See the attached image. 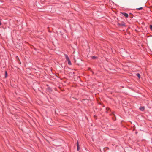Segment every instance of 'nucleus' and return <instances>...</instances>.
I'll use <instances>...</instances> for the list:
<instances>
[{"mask_svg":"<svg viewBox=\"0 0 152 152\" xmlns=\"http://www.w3.org/2000/svg\"><path fill=\"white\" fill-rule=\"evenodd\" d=\"M64 56H65V57L66 60L68 62V64L69 65H71L72 63H71V61L69 58V57H68V56L66 54H64Z\"/></svg>","mask_w":152,"mask_h":152,"instance_id":"nucleus-1","label":"nucleus"},{"mask_svg":"<svg viewBox=\"0 0 152 152\" xmlns=\"http://www.w3.org/2000/svg\"><path fill=\"white\" fill-rule=\"evenodd\" d=\"M117 25L118 26L121 27H126V25L125 24V23L124 22H122L121 23H118Z\"/></svg>","mask_w":152,"mask_h":152,"instance_id":"nucleus-2","label":"nucleus"},{"mask_svg":"<svg viewBox=\"0 0 152 152\" xmlns=\"http://www.w3.org/2000/svg\"><path fill=\"white\" fill-rule=\"evenodd\" d=\"M77 151H79L80 149V148L79 146L78 141L77 140Z\"/></svg>","mask_w":152,"mask_h":152,"instance_id":"nucleus-3","label":"nucleus"},{"mask_svg":"<svg viewBox=\"0 0 152 152\" xmlns=\"http://www.w3.org/2000/svg\"><path fill=\"white\" fill-rule=\"evenodd\" d=\"M121 13L126 18H128L129 16L128 14L126 13L121 12Z\"/></svg>","mask_w":152,"mask_h":152,"instance_id":"nucleus-4","label":"nucleus"},{"mask_svg":"<svg viewBox=\"0 0 152 152\" xmlns=\"http://www.w3.org/2000/svg\"><path fill=\"white\" fill-rule=\"evenodd\" d=\"M145 107L144 106L141 107L139 108V109L141 111H144L145 110Z\"/></svg>","mask_w":152,"mask_h":152,"instance_id":"nucleus-5","label":"nucleus"},{"mask_svg":"<svg viewBox=\"0 0 152 152\" xmlns=\"http://www.w3.org/2000/svg\"><path fill=\"white\" fill-rule=\"evenodd\" d=\"M92 59H96L98 58V57L95 56H93L91 57Z\"/></svg>","mask_w":152,"mask_h":152,"instance_id":"nucleus-6","label":"nucleus"},{"mask_svg":"<svg viewBox=\"0 0 152 152\" xmlns=\"http://www.w3.org/2000/svg\"><path fill=\"white\" fill-rule=\"evenodd\" d=\"M7 76V72L6 71H5V78H6Z\"/></svg>","mask_w":152,"mask_h":152,"instance_id":"nucleus-7","label":"nucleus"},{"mask_svg":"<svg viewBox=\"0 0 152 152\" xmlns=\"http://www.w3.org/2000/svg\"><path fill=\"white\" fill-rule=\"evenodd\" d=\"M136 75L139 78H140V74L139 73H138L136 74Z\"/></svg>","mask_w":152,"mask_h":152,"instance_id":"nucleus-8","label":"nucleus"},{"mask_svg":"<svg viewBox=\"0 0 152 152\" xmlns=\"http://www.w3.org/2000/svg\"><path fill=\"white\" fill-rule=\"evenodd\" d=\"M143 9V8L142 7H140L139 8H136L135 9L137 10H142Z\"/></svg>","mask_w":152,"mask_h":152,"instance_id":"nucleus-9","label":"nucleus"},{"mask_svg":"<svg viewBox=\"0 0 152 152\" xmlns=\"http://www.w3.org/2000/svg\"><path fill=\"white\" fill-rule=\"evenodd\" d=\"M129 15H130V18H133V15L132 13H130L129 14Z\"/></svg>","mask_w":152,"mask_h":152,"instance_id":"nucleus-10","label":"nucleus"},{"mask_svg":"<svg viewBox=\"0 0 152 152\" xmlns=\"http://www.w3.org/2000/svg\"><path fill=\"white\" fill-rule=\"evenodd\" d=\"M75 63L76 64L79 66L80 65V64L78 63L76 61V60L75 61Z\"/></svg>","mask_w":152,"mask_h":152,"instance_id":"nucleus-11","label":"nucleus"},{"mask_svg":"<svg viewBox=\"0 0 152 152\" xmlns=\"http://www.w3.org/2000/svg\"><path fill=\"white\" fill-rule=\"evenodd\" d=\"M149 28L150 30L152 31V25H150L149 26Z\"/></svg>","mask_w":152,"mask_h":152,"instance_id":"nucleus-12","label":"nucleus"},{"mask_svg":"<svg viewBox=\"0 0 152 152\" xmlns=\"http://www.w3.org/2000/svg\"><path fill=\"white\" fill-rule=\"evenodd\" d=\"M48 89L49 90H51V88L50 87H49L48 88Z\"/></svg>","mask_w":152,"mask_h":152,"instance_id":"nucleus-13","label":"nucleus"},{"mask_svg":"<svg viewBox=\"0 0 152 152\" xmlns=\"http://www.w3.org/2000/svg\"><path fill=\"white\" fill-rule=\"evenodd\" d=\"M110 109V108L109 107H107L106 108V110H109Z\"/></svg>","mask_w":152,"mask_h":152,"instance_id":"nucleus-14","label":"nucleus"},{"mask_svg":"<svg viewBox=\"0 0 152 152\" xmlns=\"http://www.w3.org/2000/svg\"><path fill=\"white\" fill-rule=\"evenodd\" d=\"M1 22L0 21V26L1 25Z\"/></svg>","mask_w":152,"mask_h":152,"instance_id":"nucleus-15","label":"nucleus"},{"mask_svg":"<svg viewBox=\"0 0 152 152\" xmlns=\"http://www.w3.org/2000/svg\"><path fill=\"white\" fill-rule=\"evenodd\" d=\"M137 133V132H136V134Z\"/></svg>","mask_w":152,"mask_h":152,"instance_id":"nucleus-16","label":"nucleus"},{"mask_svg":"<svg viewBox=\"0 0 152 152\" xmlns=\"http://www.w3.org/2000/svg\"><path fill=\"white\" fill-rule=\"evenodd\" d=\"M92 73H93V74H94V72H92Z\"/></svg>","mask_w":152,"mask_h":152,"instance_id":"nucleus-17","label":"nucleus"}]
</instances>
